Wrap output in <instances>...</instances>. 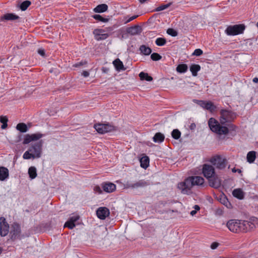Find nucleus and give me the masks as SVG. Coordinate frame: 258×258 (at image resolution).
Segmentation results:
<instances>
[{"instance_id": "nucleus-40", "label": "nucleus", "mask_w": 258, "mask_h": 258, "mask_svg": "<svg viewBox=\"0 0 258 258\" xmlns=\"http://www.w3.org/2000/svg\"><path fill=\"white\" fill-rule=\"evenodd\" d=\"M93 18L98 21L102 22H107L109 21V19L103 18L102 16L98 14L94 15Z\"/></svg>"}, {"instance_id": "nucleus-4", "label": "nucleus", "mask_w": 258, "mask_h": 258, "mask_svg": "<svg viewBox=\"0 0 258 258\" xmlns=\"http://www.w3.org/2000/svg\"><path fill=\"white\" fill-rule=\"evenodd\" d=\"M245 29V26L244 24H237L233 26H229L225 30V33L227 35L230 36H234L242 34Z\"/></svg>"}, {"instance_id": "nucleus-31", "label": "nucleus", "mask_w": 258, "mask_h": 258, "mask_svg": "<svg viewBox=\"0 0 258 258\" xmlns=\"http://www.w3.org/2000/svg\"><path fill=\"white\" fill-rule=\"evenodd\" d=\"M233 195L234 197L239 199H242L244 197L243 191L240 189H235L233 191Z\"/></svg>"}, {"instance_id": "nucleus-59", "label": "nucleus", "mask_w": 258, "mask_h": 258, "mask_svg": "<svg viewBox=\"0 0 258 258\" xmlns=\"http://www.w3.org/2000/svg\"><path fill=\"white\" fill-rule=\"evenodd\" d=\"M6 178H0V180H2V181H4L5 180V179H6Z\"/></svg>"}, {"instance_id": "nucleus-3", "label": "nucleus", "mask_w": 258, "mask_h": 258, "mask_svg": "<svg viewBox=\"0 0 258 258\" xmlns=\"http://www.w3.org/2000/svg\"><path fill=\"white\" fill-rule=\"evenodd\" d=\"M209 161L217 169L220 170L224 169L227 164V159L218 155L212 157Z\"/></svg>"}, {"instance_id": "nucleus-35", "label": "nucleus", "mask_w": 258, "mask_h": 258, "mask_svg": "<svg viewBox=\"0 0 258 258\" xmlns=\"http://www.w3.org/2000/svg\"><path fill=\"white\" fill-rule=\"evenodd\" d=\"M8 121V118L7 116H0V122L2 123L1 128L2 129H5L8 126L7 122Z\"/></svg>"}, {"instance_id": "nucleus-49", "label": "nucleus", "mask_w": 258, "mask_h": 258, "mask_svg": "<svg viewBox=\"0 0 258 258\" xmlns=\"http://www.w3.org/2000/svg\"><path fill=\"white\" fill-rule=\"evenodd\" d=\"M145 185V183L143 182V181H141L139 182H137L136 184H134V185H133V187H139V186H143Z\"/></svg>"}, {"instance_id": "nucleus-44", "label": "nucleus", "mask_w": 258, "mask_h": 258, "mask_svg": "<svg viewBox=\"0 0 258 258\" xmlns=\"http://www.w3.org/2000/svg\"><path fill=\"white\" fill-rule=\"evenodd\" d=\"M167 33L172 36H176L178 34L177 32L173 28H169L167 30Z\"/></svg>"}, {"instance_id": "nucleus-14", "label": "nucleus", "mask_w": 258, "mask_h": 258, "mask_svg": "<svg viewBox=\"0 0 258 258\" xmlns=\"http://www.w3.org/2000/svg\"><path fill=\"white\" fill-rule=\"evenodd\" d=\"M104 31L102 29H95L93 34L95 35V39L98 41L105 40L107 38L109 35L107 33H104Z\"/></svg>"}, {"instance_id": "nucleus-41", "label": "nucleus", "mask_w": 258, "mask_h": 258, "mask_svg": "<svg viewBox=\"0 0 258 258\" xmlns=\"http://www.w3.org/2000/svg\"><path fill=\"white\" fill-rule=\"evenodd\" d=\"M23 157L25 159H30L31 158H35V156L31 152L29 151V149H28V151H26L24 154H23Z\"/></svg>"}, {"instance_id": "nucleus-57", "label": "nucleus", "mask_w": 258, "mask_h": 258, "mask_svg": "<svg viewBox=\"0 0 258 258\" xmlns=\"http://www.w3.org/2000/svg\"><path fill=\"white\" fill-rule=\"evenodd\" d=\"M147 0H139L140 2L141 3V4H143V3H144L145 2H146Z\"/></svg>"}, {"instance_id": "nucleus-23", "label": "nucleus", "mask_w": 258, "mask_h": 258, "mask_svg": "<svg viewBox=\"0 0 258 258\" xmlns=\"http://www.w3.org/2000/svg\"><path fill=\"white\" fill-rule=\"evenodd\" d=\"M20 18L19 16L18 15L13 14V13H7L4 15L2 17V19H4L6 20H11L13 21L15 20L19 19Z\"/></svg>"}, {"instance_id": "nucleus-5", "label": "nucleus", "mask_w": 258, "mask_h": 258, "mask_svg": "<svg viewBox=\"0 0 258 258\" xmlns=\"http://www.w3.org/2000/svg\"><path fill=\"white\" fill-rule=\"evenodd\" d=\"M94 127L97 132L101 134H104L108 132H110L116 130L115 127L109 123H98L95 124Z\"/></svg>"}, {"instance_id": "nucleus-28", "label": "nucleus", "mask_w": 258, "mask_h": 258, "mask_svg": "<svg viewBox=\"0 0 258 258\" xmlns=\"http://www.w3.org/2000/svg\"><path fill=\"white\" fill-rule=\"evenodd\" d=\"M16 129L21 133H26L28 131V128L25 123H19L16 126Z\"/></svg>"}, {"instance_id": "nucleus-30", "label": "nucleus", "mask_w": 258, "mask_h": 258, "mask_svg": "<svg viewBox=\"0 0 258 258\" xmlns=\"http://www.w3.org/2000/svg\"><path fill=\"white\" fill-rule=\"evenodd\" d=\"M191 180L192 186L194 185H203L204 184V178H189Z\"/></svg>"}, {"instance_id": "nucleus-2", "label": "nucleus", "mask_w": 258, "mask_h": 258, "mask_svg": "<svg viewBox=\"0 0 258 258\" xmlns=\"http://www.w3.org/2000/svg\"><path fill=\"white\" fill-rule=\"evenodd\" d=\"M249 225L245 220L231 219L226 223L228 229L233 233L246 232Z\"/></svg>"}, {"instance_id": "nucleus-56", "label": "nucleus", "mask_w": 258, "mask_h": 258, "mask_svg": "<svg viewBox=\"0 0 258 258\" xmlns=\"http://www.w3.org/2000/svg\"><path fill=\"white\" fill-rule=\"evenodd\" d=\"M194 208L195 209V210H196L197 211L200 210V207L198 205H195Z\"/></svg>"}, {"instance_id": "nucleus-55", "label": "nucleus", "mask_w": 258, "mask_h": 258, "mask_svg": "<svg viewBox=\"0 0 258 258\" xmlns=\"http://www.w3.org/2000/svg\"><path fill=\"white\" fill-rule=\"evenodd\" d=\"M197 213L196 210H192L190 212V214L191 216L195 215Z\"/></svg>"}, {"instance_id": "nucleus-13", "label": "nucleus", "mask_w": 258, "mask_h": 258, "mask_svg": "<svg viewBox=\"0 0 258 258\" xmlns=\"http://www.w3.org/2000/svg\"><path fill=\"white\" fill-rule=\"evenodd\" d=\"M110 212L106 207H100L96 211V214L98 218L104 220L109 215Z\"/></svg>"}, {"instance_id": "nucleus-43", "label": "nucleus", "mask_w": 258, "mask_h": 258, "mask_svg": "<svg viewBox=\"0 0 258 258\" xmlns=\"http://www.w3.org/2000/svg\"><path fill=\"white\" fill-rule=\"evenodd\" d=\"M88 63L86 60H81V61L77 62L73 65V67L74 68H80L84 65L87 64Z\"/></svg>"}, {"instance_id": "nucleus-34", "label": "nucleus", "mask_w": 258, "mask_h": 258, "mask_svg": "<svg viewBox=\"0 0 258 258\" xmlns=\"http://www.w3.org/2000/svg\"><path fill=\"white\" fill-rule=\"evenodd\" d=\"M31 2L29 1H25L23 2L20 6V8L22 11H24L31 5Z\"/></svg>"}, {"instance_id": "nucleus-32", "label": "nucleus", "mask_w": 258, "mask_h": 258, "mask_svg": "<svg viewBox=\"0 0 258 258\" xmlns=\"http://www.w3.org/2000/svg\"><path fill=\"white\" fill-rule=\"evenodd\" d=\"M139 77L141 80H146L147 81H151L153 80V78L149 76L147 73L144 72H141L139 74Z\"/></svg>"}, {"instance_id": "nucleus-29", "label": "nucleus", "mask_w": 258, "mask_h": 258, "mask_svg": "<svg viewBox=\"0 0 258 258\" xmlns=\"http://www.w3.org/2000/svg\"><path fill=\"white\" fill-rule=\"evenodd\" d=\"M188 69L187 64L184 63L179 64L176 67V71L179 73H184Z\"/></svg>"}, {"instance_id": "nucleus-6", "label": "nucleus", "mask_w": 258, "mask_h": 258, "mask_svg": "<svg viewBox=\"0 0 258 258\" xmlns=\"http://www.w3.org/2000/svg\"><path fill=\"white\" fill-rule=\"evenodd\" d=\"M192 187L191 180L189 178H185L184 181L178 184L177 187L183 194L188 195L190 193Z\"/></svg>"}, {"instance_id": "nucleus-50", "label": "nucleus", "mask_w": 258, "mask_h": 258, "mask_svg": "<svg viewBox=\"0 0 258 258\" xmlns=\"http://www.w3.org/2000/svg\"><path fill=\"white\" fill-rule=\"evenodd\" d=\"M38 53L42 56H45V50L43 48H40L38 50Z\"/></svg>"}, {"instance_id": "nucleus-48", "label": "nucleus", "mask_w": 258, "mask_h": 258, "mask_svg": "<svg viewBox=\"0 0 258 258\" xmlns=\"http://www.w3.org/2000/svg\"><path fill=\"white\" fill-rule=\"evenodd\" d=\"M232 172H234V173H235V172H238L240 176H242V174L241 173L242 171L241 170V169H236L235 167H234L232 169Z\"/></svg>"}, {"instance_id": "nucleus-51", "label": "nucleus", "mask_w": 258, "mask_h": 258, "mask_svg": "<svg viewBox=\"0 0 258 258\" xmlns=\"http://www.w3.org/2000/svg\"><path fill=\"white\" fill-rule=\"evenodd\" d=\"M94 189L96 192L99 194L102 193V190L99 186H95Z\"/></svg>"}, {"instance_id": "nucleus-15", "label": "nucleus", "mask_w": 258, "mask_h": 258, "mask_svg": "<svg viewBox=\"0 0 258 258\" xmlns=\"http://www.w3.org/2000/svg\"><path fill=\"white\" fill-rule=\"evenodd\" d=\"M79 215H74L71 216L69 220L65 223L64 227H68L70 229H73L76 226V222L79 219Z\"/></svg>"}, {"instance_id": "nucleus-24", "label": "nucleus", "mask_w": 258, "mask_h": 258, "mask_svg": "<svg viewBox=\"0 0 258 258\" xmlns=\"http://www.w3.org/2000/svg\"><path fill=\"white\" fill-rule=\"evenodd\" d=\"M108 9V6L105 4H102L98 5L94 8V11L96 13H103L106 12Z\"/></svg>"}, {"instance_id": "nucleus-39", "label": "nucleus", "mask_w": 258, "mask_h": 258, "mask_svg": "<svg viewBox=\"0 0 258 258\" xmlns=\"http://www.w3.org/2000/svg\"><path fill=\"white\" fill-rule=\"evenodd\" d=\"M166 43V40L164 38L159 37L157 38L155 41V43L157 45L162 46L164 45Z\"/></svg>"}, {"instance_id": "nucleus-53", "label": "nucleus", "mask_w": 258, "mask_h": 258, "mask_svg": "<svg viewBox=\"0 0 258 258\" xmlns=\"http://www.w3.org/2000/svg\"><path fill=\"white\" fill-rule=\"evenodd\" d=\"M82 75L84 77H89L90 74H89V72H88V71H84L82 74Z\"/></svg>"}, {"instance_id": "nucleus-58", "label": "nucleus", "mask_w": 258, "mask_h": 258, "mask_svg": "<svg viewBox=\"0 0 258 258\" xmlns=\"http://www.w3.org/2000/svg\"><path fill=\"white\" fill-rule=\"evenodd\" d=\"M187 177H196V178H198V177H201L199 176H189Z\"/></svg>"}, {"instance_id": "nucleus-25", "label": "nucleus", "mask_w": 258, "mask_h": 258, "mask_svg": "<svg viewBox=\"0 0 258 258\" xmlns=\"http://www.w3.org/2000/svg\"><path fill=\"white\" fill-rule=\"evenodd\" d=\"M256 158V152L252 151L248 152L246 156L247 161L249 163L254 162Z\"/></svg>"}, {"instance_id": "nucleus-16", "label": "nucleus", "mask_w": 258, "mask_h": 258, "mask_svg": "<svg viewBox=\"0 0 258 258\" xmlns=\"http://www.w3.org/2000/svg\"><path fill=\"white\" fill-rule=\"evenodd\" d=\"M207 179H208L210 186L212 187L217 188L222 185L220 178H207ZM222 185L224 186V184Z\"/></svg>"}, {"instance_id": "nucleus-46", "label": "nucleus", "mask_w": 258, "mask_h": 258, "mask_svg": "<svg viewBox=\"0 0 258 258\" xmlns=\"http://www.w3.org/2000/svg\"><path fill=\"white\" fill-rule=\"evenodd\" d=\"M138 17V15H134L132 17H131L130 18H129L124 23L125 24H126L127 23H129L130 22H131L132 21L134 20V19H136L137 17Z\"/></svg>"}, {"instance_id": "nucleus-18", "label": "nucleus", "mask_w": 258, "mask_h": 258, "mask_svg": "<svg viewBox=\"0 0 258 258\" xmlns=\"http://www.w3.org/2000/svg\"><path fill=\"white\" fill-rule=\"evenodd\" d=\"M102 188L106 192H112L116 189V186L114 184L111 182H106L102 184Z\"/></svg>"}, {"instance_id": "nucleus-7", "label": "nucleus", "mask_w": 258, "mask_h": 258, "mask_svg": "<svg viewBox=\"0 0 258 258\" xmlns=\"http://www.w3.org/2000/svg\"><path fill=\"white\" fill-rule=\"evenodd\" d=\"M21 227L17 223H13L11 225L10 229V236L12 240L21 239Z\"/></svg>"}, {"instance_id": "nucleus-61", "label": "nucleus", "mask_w": 258, "mask_h": 258, "mask_svg": "<svg viewBox=\"0 0 258 258\" xmlns=\"http://www.w3.org/2000/svg\"><path fill=\"white\" fill-rule=\"evenodd\" d=\"M256 26H257V28H258V22H257V23H256Z\"/></svg>"}, {"instance_id": "nucleus-10", "label": "nucleus", "mask_w": 258, "mask_h": 258, "mask_svg": "<svg viewBox=\"0 0 258 258\" xmlns=\"http://www.w3.org/2000/svg\"><path fill=\"white\" fill-rule=\"evenodd\" d=\"M202 173L204 177H215V168L211 165L204 164L203 165Z\"/></svg>"}, {"instance_id": "nucleus-54", "label": "nucleus", "mask_w": 258, "mask_h": 258, "mask_svg": "<svg viewBox=\"0 0 258 258\" xmlns=\"http://www.w3.org/2000/svg\"><path fill=\"white\" fill-rule=\"evenodd\" d=\"M252 81L254 83H258V78L255 77L253 79Z\"/></svg>"}, {"instance_id": "nucleus-21", "label": "nucleus", "mask_w": 258, "mask_h": 258, "mask_svg": "<svg viewBox=\"0 0 258 258\" xmlns=\"http://www.w3.org/2000/svg\"><path fill=\"white\" fill-rule=\"evenodd\" d=\"M139 50L140 51L141 54L145 55H149L152 52V49L151 48L145 45H141L139 47Z\"/></svg>"}, {"instance_id": "nucleus-17", "label": "nucleus", "mask_w": 258, "mask_h": 258, "mask_svg": "<svg viewBox=\"0 0 258 258\" xmlns=\"http://www.w3.org/2000/svg\"><path fill=\"white\" fill-rule=\"evenodd\" d=\"M142 31V28L138 25H135L126 29V32L132 35L140 34Z\"/></svg>"}, {"instance_id": "nucleus-47", "label": "nucleus", "mask_w": 258, "mask_h": 258, "mask_svg": "<svg viewBox=\"0 0 258 258\" xmlns=\"http://www.w3.org/2000/svg\"><path fill=\"white\" fill-rule=\"evenodd\" d=\"M218 246H219V243L216 242H213L211 244V248L212 249H216L218 247Z\"/></svg>"}, {"instance_id": "nucleus-37", "label": "nucleus", "mask_w": 258, "mask_h": 258, "mask_svg": "<svg viewBox=\"0 0 258 258\" xmlns=\"http://www.w3.org/2000/svg\"><path fill=\"white\" fill-rule=\"evenodd\" d=\"M172 5V2H170L166 5H161L160 6L156 8L154 11L159 12L168 8L170 6Z\"/></svg>"}, {"instance_id": "nucleus-19", "label": "nucleus", "mask_w": 258, "mask_h": 258, "mask_svg": "<svg viewBox=\"0 0 258 258\" xmlns=\"http://www.w3.org/2000/svg\"><path fill=\"white\" fill-rule=\"evenodd\" d=\"M246 221L249 225L248 227H247V231L255 228L256 226H258V218L256 217H251L249 219V221Z\"/></svg>"}, {"instance_id": "nucleus-36", "label": "nucleus", "mask_w": 258, "mask_h": 258, "mask_svg": "<svg viewBox=\"0 0 258 258\" xmlns=\"http://www.w3.org/2000/svg\"><path fill=\"white\" fill-rule=\"evenodd\" d=\"M29 177H36L37 176V170L34 166L30 167L28 169Z\"/></svg>"}, {"instance_id": "nucleus-38", "label": "nucleus", "mask_w": 258, "mask_h": 258, "mask_svg": "<svg viewBox=\"0 0 258 258\" xmlns=\"http://www.w3.org/2000/svg\"><path fill=\"white\" fill-rule=\"evenodd\" d=\"M171 136L173 139L178 140L180 138L181 133L178 129H174L171 133Z\"/></svg>"}, {"instance_id": "nucleus-26", "label": "nucleus", "mask_w": 258, "mask_h": 258, "mask_svg": "<svg viewBox=\"0 0 258 258\" xmlns=\"http://www.w3.org/2000/svg\"><path fill=\"white\" fill-rule=\"evenodd\" d=\"M201 70V67L199 64H192L190 67V71L192 75L196 77L198 75V72Z\"/></svg>"}, {"instance_id": "nucleus-11", "label": "nucleus", "mask_w": 258, "mask_h": 258, "mask_svg": "<svg viewBox=\"0 0 258 258\" xmlns=\"http://www.w3.org/2000/svg\"><path fill=\"white\" fill-rule=\"evenodd\" d=\"M43 134L39 133L31 135L27 134L25 136L23 144L24 145L28 144L32 141H37L43 137Z\"/></svg>"}, {"instance_id": "nucleus-52", "label": "nucleus", "mask_w": 258, "mask_h": 258, "mask_svg": "<svg viewBox=\"0 0 258 258\" xmlns=\"http://www.w3.org/2000/svg\"><path fill=\"white\" fill-rule=\"evenodd\" d=\"M101 71H102V73H103L104 74H107L109 71V69L108 68L103 67L101 68Z\"/></svg>"}, {"instance_id": "nucleus-33", "label": "nucleus", "mask_w": 258, "mask_h": 258, "mask_svg": "<svg viewBox=\"0 0 258 258\" xmlns=\"http://www.w3.org/2000/svg\"><path fill=\"white\" fill-rule=\"evenodd\" d=\"M9 170L7 168L1 166L0 167V177H8Z\"/></svg>"}, {"instance_id": "nucleus-45", "label": "nucleus", "mask_w": 258, "mask_h": 258, "mask_svg": "<svg viewBox=\"0 0 258 258\" xmlns=\"http://www.w3.org/2000/svg\"><path fill=\"white\" fill-rule=\"evenodd\" d=\"M203 50L201 49L198 48L195 50L194 52L192 53V55L199 56L203 54Z\"/></svg>"}, {"instance_id": "nucleus-27", "label": "nucleus", "mask_w": 258, "mask_h": 258, "mask_svg": "<svg viewBox=\"0 0 258 258\" xmlns=\"http://www.w3.org/2000/svg\"><path fill=\"white\" fill-rule=\"evenodd\" d=\"M165 137L161 133H157L153 138V140L155 143H161L164 141Z\"/></svg>"}, {"instance_id": "nucleus-60", "label": "nucleus", "mask_w": 258, "mask_h": 258, "mask_svg": "<svg viewBox=\"0 0 258 258\" xmlns=\"http://www.w3.org/2000/svg\"><path fill=\"white\" fill-rule=\"evenodd\" d=\"M2 252V248L0 247V254H1Z\"/></svg>"}, {"instance_id": "nucleus-9", "label": "nucleus", "mask_w": 258, "mask_h": 258, "mask_svg": "<svg viewBox=\"0 0 258 258\" xmlns=\"http://www.w3.org/2000/svg\"><path fill=\"white\" fill-rule=\"evenodd\" d=\"M42 147V141L32 145L29 148V151L32 152L36 158H39L41 156Z\"/></svg>"}, {"instance_id": "nucleus-8", "label": "nucleus", "mask_w": 258, "mask_h": 258, "mask_svg": "<svg viewBox=\"0 0 258 258\" xmlns=\"http://www.w3.org/2000/svg\"><path fill=\"white\" fill-rule=\"evenodd\" d=\"M193 102L204 109L209 110L210 112L214 111L216 108L213 103L211 101L194 99Z\"/></svg>"}, {"instance_id": "nucleus-22", "label": "nucleus", "mask_w": 258, "mask_h": 258, "mask_svg": "<svg viewBox=\"0 0 258 258\" xmlns=\"http://www.w3.org/2000/svg\"><path fill=\"white\" fill-rule=\"evenodd\" d=\"M149 161L150 159L148 156H144L141 157L140 159L141 166L144 169H146L149 165Z\"/></svg>"}, {"instance_id": "nucleus-42", "label": "nucleus", "mask_w": 258, "mask_h": 258, "mask_svg": "<svg viewBox=\"0 0 258 258\" xmlns=\"http://www.w3.org/2000/svg\"><path fill=\"white\" fill-rule=\"evenodd\" d=\"M161 58L162 56L158 53L154 52L151 55V58L154 61L159 60Z\"/></svg>"}, {"instance_id": "nucleus-1", "label": "nucleus", "mask_w": 258, "mask_h": 258, "mask_svg": "<svg viewBox=\"0 0 258 258\" xmlns=\"http://www.w3.org/2000/svg\"><path fill=\"white\" fill-rule=\"evenodd\" d=\"M236 117L235 112L227 109L220 111V123L215 118H211L208 121L210 130L219 135H227L229 132L235 131L236 126L231 123Z\"/></svg>"}, {"instance_id": "nucleus-12", "label": "nucleus", "mask_w": 258, "mask_h": 258, "mask_svg": "<svg viewBox=\"0 0 258 258\" xmlns=\"http://www.w3.org/2000/svg\"><path fill=\"white\" fill-rule=\"evenodd\" d=\"M10 229L9 224L6 222V219L4 217L0 218V234L2 236H6Z\"/></svg>"}, {"instance_id": "nucleus-20", "label": "nucleus", "mask_w": 258, "mask_h": 258, "mask_svg": "<svg viewBox=\"0 0 258 258\" xmlns=\"http://www.w3.org/2000/svg\"><path fill=\"white\" fill-rule=\"evenodd\" d=\"M113 64L117 71H120L121 70L124 71V68L122 62L119 59L116 58L113 61Z\"/></svg>"}]
</instances>
